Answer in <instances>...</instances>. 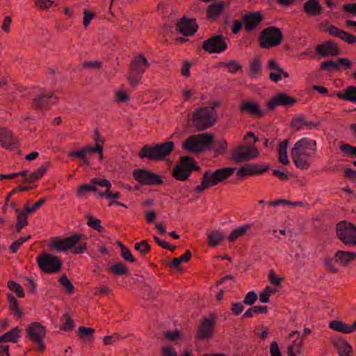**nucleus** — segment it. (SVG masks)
Masks as SVG:
<instances>
[{
    "label": "nucleus",
    "mask_w": 356,
    "mask_h": 356,
    "mask_svg": "<svg viewBox=\"0 0 356 356\" xmlns=\"http://www.w3.org/2000/svg\"><path fill=\"white\" fill-rule=\"evenodd\" d=\"M317 152L316 140L302 138L295 143L291 154L294 165L300 170H307Z\"/></svg>",
    "instance_id": "1"
},
{
    "label": "nucleus",
    "mask_w": 356,
    "mask_h": 356,
    "mask_svg": "<svg viewBox=\"0 0 356 356\" xmlns=\"http://www.w3.org/2000/svg\"><path fill=\"white\" fill-rule=\"evenodd\" d=\"M236 170V168L234 167H227L218 169L212 172L206 171L203 174L201 184L196 187L195 191L197 193H202L205 188L223 182L232 176Z\"/></svg>",
    "instance_id": "2"
},
{
    "label": "nucleus",
    "mask_w": 356,
    "mask_h": 356,
    "mask_svg": "<svg viewBox=\"0 0 356 356\" xmlns=\"http://www.w3.org/2000/svg\"><path fill=\"white\" fill-rule=\"evenodd\" d=\"M81 239V235L76 234L61 239H53L49 242V245L57 252H67L73 249L74 254H81L85 252L86 244L85 243L79 244Z\"/></svg>",
    "instance_id": "3"
},
{
    "label": "nucleus",
    "mask_w": 356,
    "mask_h": 356,
    "mask_svg": "<svg viewBox=\"0 0 356 356\" xmlns=\"http://www.w3.org/2000/svg\"><path fill=\"white\" fill-rule=\"evenodd\" d=\"M213 138V135L209 133L193 135L182 143V148L186 152L194 154L202 152L209 148Z\"/></svg>",
    "instance_id": "4"
},
{
    "label": "nucleus",
    "mask_w": 356,
    "mask_h": 356,
    "mask_svg": "<svg viewBox=\"0 0 356 356\" xmlns=\"http://www.w3.org/2000/svg\"><path fill=\"white\" fill-rule=\"evenodd\" d=\"M216 111L213 107H202L193 113V124L199 131L211 127L216 120Z\"/></svg>",
    "instance_id": "5"
},
{
    "label": "nucleus",
    "mask_w": 356,
    "mask_h": 356,
    "mask_svg": "<svg viewBox=\"0 0 356 356\" xmlns=\"http://www.w3.org/2000/svg\"><path fill=\"white\" fill-rule=\"evenodd\" d=\"M174 147L175 145L171 141L156 144L153 147L145 146L140 150L139 156L155 161L163 160L172 152Z\"/></svg>",
    "instance_id": "6"
},
{
    "label": "nucleus",
    "mask_w": 356,
    "mask_h": 356,
    "mask_svg": "<svg viewBox=\"0 0 356 356\" xmlns=\"http://www.w3.org/2000/svg\"><path fill=\"white\" fill-rule=\"evenodd\" d=\"M36 261L39 268L45 273H55L61 269L60 259L49 253H43L38 256Z\"/></svg>",
    "instance_id": "7"
},
{
    "label": "nucleus",
    "mask_w": 356,
    "mask_h": 356,
    "mask_svg": "<svg viewBox=\"0 0 356 356\" xmlns=\"http://www.w3.org/2000/svg\"><path fill=\"white\" fill-rule=\"evenodd\" d=\"M337 234L339 240L346 245L356 246V226L348 221H342L337 225Z\"/></svg>",
    "instance_id": "8"
},
{
    "label": "nucleus",
    "mask_w": 356,
    "mask_h": 356,
    "mask_svg": "<svg viewBox=\"0 0 356 356\" xmlns=\"http://www.w3.org/2000/svg\"><path fill=\"white\" fill-rule=\"evenodd\" d=\"M282 40L283 35L280 29L268 27L261 32L260 46L264 49H269L280 44Z\"/></svg>",
    "instance_id": "9"
},
{
    "label": "nucleus",
    "mask_w": 356,
    "mask_h": 356,
    "mask_svg": "<svg viewBox=\"0 0 356 356\" xmlns=\"http://www.w3.org/2000/svg\"><path fill=\"white\" fill-rule=\"evenodd\" d=\"M149 66V63L145 57L142 55L136 56L131 62V70L128 76L131 84L136 85Z\"/></svg>",
    "instance_id": "10"
},
{
    "label": "nucleus",
    "mask_w": 356,
    "mask_h": 356,
    "mask_svg": "<svg viewBox=\"0 0 356 356\" xmlns=\"http://www.w3.org/2000/svg\"><path fill=\"white\" fill-rule=\"evenodd\" d=\"M195 168L196 163L193 158L183 156L175 168L172 175L177 180L186 181Z\"/></svg>",
    "instance_id": "11"
},
{
    "label": "nucleus",
    "mask_w": 356,
    "mask_h": 356,
    "mask_svg": "<svg viewBox=\"0 0 356 356\" xmlns=\"http://www.w3.org/2000/svg\"><path fill=\"white\" fill-rule=\"evenodd\" d=\"M288 339L291 341L287 346V356H301L304 354L305 341L301 333L298 330L291 332L288 335Z\"/></svg>",
    "instance_id": "12"
},
{
    "label": "nucleus",
    "mask_w": 356,
    "mask_h": 356,
    "mask_svg": "<svg viewBox=\"0 0 356 356\" xmlns=\"http://www.w3.org/2000/svg\"><path fill=\"white\" fill-rule=\"evenodd\" d=\"M26 331L30 340L37 343L38 349L42 351L44 349L43 339L46 335L44 327L38 323H33L28 326Z\"/></svg>",
    "instance_id": "13"
},
{
    "label": "nucleus",
    "mask_w": 356,
    "mask_h": 356,
    "mask_svg": "<svg viewBox=\"0 0 356 356\" xmlns=\"http://www.w3.org/2000/svg\"><path fill=\"white\" fill-rule=\"evenodd\" d=\"M202 48L210 54H219L227 49V44L223 36L217 35L205 40Z\"/></svg>",
    "instance_id": "14"
},
{
    "label": "nucleus",
    "mask_w": 356,
    "mask_h": 356,
    "mask_svg": "<svg viewBox=\"0 0 356 356\" xmlns=\"http://www.w3.org/2000/svg\"><path fill=\"white\" fill-rule=\"evenodd\" d=\"M259 155V150L254 146H239L233 150L232 159L235 162H241L257 158Z\"/></svg>",
    "instance_id": "15"
},
{
    "label": "nucleus",
    "mask_w": 356,
    "mask_h": 356,
    "mask_svg": "<svg viewBox=\"0 0 356 356\" xmlns=\"http://www.w3.org/2000/svg\"><path fill=\"white\" fill-rule=\"evenodd\" d=\"M133 177L143 185H159L163 183V180L159 175L144 169L135 170Z\"/></svg>",
    "instance_id": "16"
},
{
    "label": "nucleus",
    "mask_w": 356,
    "mask_h": 356,
    "mask_svg": "<svg viewBox=\"0 0 356 356\" xmlns=\"http://www.w3.org/2000/svg\"><path fill=\"white\" fill-rule=\"evenodd\" d=\"M238 108L241 113L251 117L259 118L264 115V111L258 102L253 99H247L242 102Z\"/></svg>",
    "instance_id": "17"
},
{
    "label": "nucleus",
    "mask_w": 356,
    "mask_h": 356,
    "mask_svg": "<svg viewBox=\"0 0 356 356\" xmlns=\"http://www.w3.org/2000/svg\"><path fill=\"white\" fill-rule=\"evenodd\" d=\"M269 168L268 164L261 163H248L240 168L237 172V176L239 177H245L248 176H254L261 175L266 172Z\"/></svg>",
    "instance_id": "18"
},
{
    "label": "nucleus",
    "mask_w": 356,
    "mask_h": 356,
    "mask_svg": "<svg viewBox=\"0 0 356 356\" xmlns=\"http://www.w3.org/2000/svg\"><path fill=\"white\" fill-rule=\"evenodd\" d=\"M331 342L339 356H353L351 344L341 337L332 336Z\"/></svg>",
    "instance_id": "19"
},
{
    "label": "nucleus",
    "mask_w": 356,
    "mask_h": 356,
    "mask_svg": "<svg viewBox=\"0 0 356 356\" xmlns=\"http://www.w3.org/2000/svg\"><path fill=\"white\" fill-rule=\"evenodd\" d=\"M215 319L214 317L204 318L200 323L197 337L201 340L211 338L214 332Z\"/></svg>",
    "instance_id": "20"
},
{
    "label": "nucleus",
    "mask_w": 356,
    "mask_h": 356,
    "mask_svg": "<svg viewBox=\"0 0 356 356\" xmlns=\"http://www.w3.org/2000/svg\"><path fill=\"white\" fill-rule=\"evenodd\" d=\"M267 69L270 71L269 79L273 82H278L282 78L289 77V74L284 71L275 59L268 61Z\"/></svg>",
    "instance_id": "21"
},
{
    "label": "nucleus",
    "mask_w": 356,
    "mask_h": 356,
    "mask_svg": "<svg viewBox=\"0 0 356 356\" xmlns=\"http://www.w3.org/2000/svg\"><path fill=\"white\" fill-rule=\"evenodd\" d=\"M0 145L5 149H13L18 147V142L10 130L0 128Z\"/></svg>",
    "instance_id": "22"
},
{
    "label": "nucleus",
    "mask_w": 356,
    "mask_h": 356,
    "mask_svg": "<svg viewBox=\"0 0 356 356\" xmlns=\"http://www.w3.org/2000/svg\"><path fill=\"white\" fill-rule=\"evenodd\" d=\"M316 53L322 57H328L339 55L341 51L335 42L327 41L316 47Z\"/></svg>",
    "instance_id": "23"
},
{
    "label": "nucleus",
    "mask_w": 356,
    "mask_h": 356,
    "mask_svg": "<svg viewBox=\"0 0 356 356\" xmlns=\"http://www.w3.org/2000/svg\"><path fill=\"white\" fill-rule=\"evenodd\" d=\"M178 31L185 36H191L198 29L195 19L182 18L177 24Z\"/></svg>",
    "instance_id": "24"
},
{
    "label": "nucleus",
    "mask_w": 356,
    "mask_h": 356,
    "mask_svg": "<svg viewBox=\"0 0 356 356\" xmlns=\"http://www.w3.org/2000/svg\"><path fill=\"white\" fill-rule=\"evenodd\" d=\"M296 99L284 93H280L273 97L267 104L269 108L273 109L278 106H291Z\"/></svg>",
    "instance_id": "25"
},
{
    "label": "nucleus",
    "mask_w": 356,
    "mask_h": 356,
    "mask_svg": "<svg viewBox=\"0 0 356 356\" xmlns=\"http://www.w3.org/2000/svg\"><path fill=\"white\" fill-rule=\"evenodd\" d=\"M355 260H356V253L353 252L338 250L334 254L335 262L343 267L348 266Z\"/></svg>",
    "instance_id": "26"
},
{
    "label": "nucleus",
    "mask_w": 356,
    "mask_h": 356,
    "mask_svg": "<svg viewBox=\"0 0 356 356\" xmlns=\"http://www.w3.org/2000/svg\"><path fill=\"white\" fill-rule=\"evenodd\" d=\"M327 31L330 35L339 38L348 44H354L356 42V36L342 31L334 26L330 25Z\"/></svg>",
    "instance_id": "27"
},
{
    "label": "nucleus",
    "mask_w": 356,
    "mask_h": 356,
    "mask_svg": "<svg viewBox=\"0 0 356 356\" xmlns=\"http://www.w3.org/2000/svg\"><path fill=\"white\" fill-rule=\"evenodd\" d=\"M262 15L259 12L245 15L243 17V24L246 31H250L257 26L262 19Z\"/></svg>",
    "instance_id": "28"
},
{
    "label": "nucleus",
    "mask_w": 356,
    "mask_h": 356,
    "mask_svg": "<svg viewBox=\"0 0 356 356\" xmlns=\"http://www.w3.org/2000/svg\"><path fill=\"white\" fill-rule=\"evenodd\" d=\"M303 10L310 16H316L321 14L322 7L318 0H307L303 5Z\"/></svg>",
    "instance_id": "29"
},
{
    "label": "nucleus",
    "mask_w": 356,
    "mask_h": 356,
    "mask_svg": "<svg viewBox=\"0 0 356 356\" xmlns=\"http://www.w3.org/2000/svg\"><path fill=\"white\" fill-rule=\"evenodd\" d=\"M288 145V140H284L279 143L277 149L279 161L280 163L285 165L289 163Z\"/></svg>",
    "instance_id": "30"
},
{
    "label": "nucleus",
    "mask_w": 356,
    "mask_h": 356,
    "mask_svg": "<svg viewBox=\"0 0 356 356\" xmlns=\"http://www.w3.org/2000/svg\"><path fill=\"white\" fill-rule=\"evenodd\" d=\"M225 6V3L222 1L209 5L207 10L208 17L216 20L223 12Z\"/></svg>",
    "instance_id": "31"
},
{
    "label": "nucleus",
    "mask_w": 356,
    "mask_h": 356,
    "mask_svg": "<svg viewBox=\"0 0 356 356\" xmlns=\"http://www.w3.org/2000/svg\"><path fill=\"white\" fill-rule=\"evenodd\" d=\"M337 96L341 99L356 103V87L348 86L343 90V92H338Z\"/></svg>",
    "instance_id": "32"
},
{
    "label": "nucleus",
    "mask_w": 356,
    "mask_h": 356,
    "mask_svg": "<svg viewBox=\"0 0 356 356\" xmlns=\"http://www.w3.org/2000/svg\"><path fill=\"white\" fill-rule=\"evenodd\" d=\"M251 227L252 225L250 224H245L234 229L229 235L227 240L229 242L236 241L238 238L243 236Z\"/></svg>",
    "instance_id": "33"
},
{
    "label": "nucleus",
    "mask_w": 356,
    "mask_h": 356,
    "mask_svg": "<svg viewBox=\"0 0 356 356\" xmlns=\"http://www.w3.org/2000/svg\"><path fill=\"white\" fill-rule=\"evenodd\" d=\"M49 163H45L42 166H40L38 170L33 172L26 176L24 179V181L26 182L31 183L40 179L45 174L49 168Z\"/></svg>",
    "instance_id": "34"
},
{
    "label": "nucleus",
    "mask_w": 356,
    "mask_h": 356,
    "mask_svg": "<svg viewBox=\"0 0 356 356\" xmlns=\"http://www.w3.org/2000/svg\"><path fill=\"white\" fill-rule=\"evenodd\" d=\"M20 332L21 330L17 327L13 328L10 331L0 336V342H17L20 338Z\"/></svg>",
    "instance_id": "35"
},
{
    "label": "nucleus",
    "mask_w": 356,
    "mask_h": 356,
    "mask_svg": "<svg viewBox=\"0 0 356 356\" xmlns=\"http://www.w3.org/2000/svg\"><path fill=\"white\" fill-rule=\"evenodd\" d=\"M262 70V64L258 57H255L251 61L249 67L248 74L251 78H257Z\"/></svg>",
    "instance_id": "36"
},
{
    "label": "nucleus",
    "mask_w": 356,
    "mask_h": 356,
    "mask_svg": "<svg viewBox=\"0 0 356 356\" xmlns=\"http://www.w3.org/2000/svg\"><path fill=\"white\" fill-rule=\"evenodd\" d=\"M225 235L222 231H212L208 234V243L210 246L215 247L225 239Z\"/></svg>",
    "instance_id": "37"
},
{
    "label": "nucleus",
    "mask_w": 356,
    "mask_h": 356,
    "mask_svg": "<svg viewBox=\"0 0 356 356\" xmlns=\"http://www.w3.org/2000/svg\"><path fill=\"white\" fill-rule=\"evenodd\" d=\"M93 149L88 146L77 151L71 152L68 154V156L73 158L81 159L83 160L84 163L88 165L90 162L89 160L86 158V155L93 152Z\"/></svg>",
    "instance_id": "38"
},
{
    "label": "nucleus",
    "mask_w": 356,
    "mask_h": 356,
    "mask_svg": "<svg viewBox=\"0 0 356 356\" xmlns=\"http://www.w3.org/2000/svg\"><path fill=\"white\" fill-rule=\"evenodd\" d=\"M53 99V95L50 93L40 94L36 96L33 99V103L35 106L39 108H43L47 106L51 99Z\"/></svg>",
    "instance_id": "39"
},
{
    "label": "nucleus",
    "mask_w": 356,
    "mask_h": 356,
    "mask_svg": "<svg viewBox=\"0 0 356 356\" xmlns=\"http://www.w3.org/2000/svg\"><path fill=\"white\" fill-rule=\"evenodd\" d=\"M328 326L334 331L343 334H350L349 325L341 321L334 320L330 321Z\"/></svg>",
    "instance_id": "40"
},
{
    "label": "nucleus",
    "mask_w": 356,
    "mask_h": 356,
    "mask_svg": "<svg viewBox=\"0 0 356 356\" xmlns=\"http://www.w3.org/2000/svg\"><path fill=\"white\" fill-rule=\"evenodd\" d=\"M17 214V230L19 232L23 227L27 225V214L26 210H22L19 209H15Z\"/></svg>",
    "instance_id": "41"
},
{
    "label": "nucleus",
    "mask_w": 356,
    "mask_h": 356,
    "mask_svg": "<svg viewBox=\"0 0 356 356\" xmlns=\"http://www.w3.org/2000/svg\"><path fill=\"white\" fill-rule=\"evenodd\" d=\"M94 140L95 142V147L89 146V147L95 149V150H93V152H97L99 154V161H102V159H103L102 144L104 143V138H102L100 136V135L97 131H95V132Z\"/></svg>",
    "instance_id": "42"
},
{
    "label": "nucleus",
    "mask_w": 356,
    "mask_h": 356,
    "mask_svg": "<svg viewBox=\"0 0 356 356\" xmlns=\"http://www.w3.org/2000/svg\"><path fill=\"white\" fill-rule=\"evenodd\" d=\"M115 101L118 103H125L130 100V95L127 90L120 88L115 90L114 93Z\"/></svg>",
    "instance_id": "43"
},
{
    "label": "nucleus",
    "mask_w": 356,
    "mask_h": 356,
    "mask_svg": "<svg viewBox=\"0 0 356 356\" xmlns=\"http://www.w3.org/2000/svg\"><path fill=\"white\" fill-rule=\"evenodd\" d=\"M276 293V290L270 286H266L265 289L259 294V301L261 303H268L269 298Z\"/></svg>",
    "instance_id": "44"
},
{
    "label": "nucleus",
    "mask_w": 356,
    "mask_h": 356,
    "mask_svg": "<svg viewBox=\"0 0 356 356\" xmlns=\"http://www.w3.org/2000/svg\"><path fill=\"white\" fill-rule=\"evenodd\" d=\"M222 67H226L231 74L236 73L242 68V65L237 60H232L229 61L222 62L220 63Z\"/></svg>",
    "instance_id": "45"
},
{
    "label": "nucleus",
    "mask_w": 356,
    "mask_h": 356,
    "mask_svg": "<svg viewBox=\"0 0 356 356\" xmlns=\"http://www.w3.org/2000/svg\"><path fill=\"white\" fill-rule=\"evenodd\" d=\"M191 257V253L189 250H187L183 255L178 258H175L173 259V261L171 262L170 265L171 266L178 268L179 267V265L181 263L183 262H187Z\"/></svg>",
    "instance_id": "46"
},
{
    "label": "nucleus",
    "mask_w": 356,
    "mask_h": 356,
    "mask_svg": "<svg viewBox=\"0 0 356 356\" xmlns=\"http://www.w3.org/2000/svg\"><path fill=\"white\" fill-rule=\"evenodd\" d=\"M111 270L116 275H126L129 273L128 268L122 263H117L112 265Z\"/></svg>",
    "instance_id": "47"
},
{
    "label": "nucleus",
    "mask_w": 356,
    "mask_h": 356,
    "mask_svg": "<svg viewBox=\"0 0 356 356\" xmlns=\"http://www.w3.org/2000/svg\"><path fill=\"white\" fill-rule=\"evenodd\" d=\"M135 250L140 252V254L145 255L148 253L151 249L150 245L147 241H143L140 243H136L134 245Z\"/></svg>",
    "instance_id": "48"
},
{
    "label": "nucleus",
    "mask_w": 356,
    "mask_h": 356,
    "mask_svg": "<svg viewBox=\"0 0 356 356\" xmlns=\"http://www.w3.org/2000/svg\"><path fill=\"white\" fill-rule=\"evenodd\" d=\"M8 287L10 289V290L15 292L18 297L23 298L24 296V290L21 285H19L18 283L14 281H9L8 282Z\"/></svg>",
    "instance_id": "49"
},
{
    "label": "nucleus",
    "mask_w": 356,
    "mask_h": 356,
    "mask_svg": "<svg viewBox=\"0 0 356 356\" xmlns=\"http://www.w3.org/2000/svg\"><path fill=\"white\" fill-rule=\"evenodd\" d=\"M87 225L99 232H102L104 230V227L101 225L100 220L92 216L88 217Z\"/></svg>",
    "instance_id": "50"
},
{
    "label": "nucleus",
    "mask_w": 356,
    "mask_h": 356,
    "mask_svg": "<svg viewBox=\"0 0 356 356\" xmlns=\"http://www.w3.org/2000/svg\"><path fill=\"white\" fill-rule=\"evenodd\" d=\"M8 300L12 311L19 317L22 316L18 306V302L12 294H8Z\"/></svg>",
    "instance_id": "51"
},
{
    "label": "nucleus",
    "mask_w": 356,
    "mask_h": 356,
    "mask_svg": "<svg viewBox=\"0 0 356 356\" xmlns=\"http://www.w3.org/2000/svg\"><path fill=\"white\" fill-rule=\"evenodd\" d=\"M83 25L84 28H88L91 21L95 17V14L88 10H84L83 13Z\"/></svg>",
    "instance_id": "52"
},
{
    "label": "nucleus",
    "mask_w": 356,
    "mask_h": 356,
    "mask_svg": "<svg viewBox=\"0 0 356 356\" xmlns=\"http://www.w3.org/2000/svg\"><path fill=\"white\" fill-rule=\"evenodd\" d=\"M45 198L40 199L36 203H35L32 207H30L29 204H26L24 207L26 213H33L36 212L45 202Z\"/></svg>",
    "instance_id": "53"
},
{
    "label": "nucleus",
    "mask_w": 356,
    "mask_h": 356,
    "mask_svg": "<svg viewBox=\"0 0 356 356\" xmlns=\"http://www.w3.org/2000/svg\"><path fill=\"white\" fill-rule=\"evenodd\" d=\"M60 284L65 289L67 293H72L74 291V286L65 275H63L60 278Z\"/></svg>",
    "instance_id": "54"
},
{
    "label": "nucleus",
    "mask_w": 356,
    "mask_h": 356,
    "mask_svg": "<svg viewBox=\"0 0 356 356\" xmlns=\"http://www.w3.org/2000/svg\"><path fill=\"white\" fill-rule=\"evenodd\" d=\"M61 321L63 324L60 328L63 330H70L74 326L72 319L69 316L68 314H65Z\"/></svg>",
    "instance_id": "55"
},
{
    "label": "nucleus",
    "mask_w": 356,
    "mask_h": 356,
    "mask_svg": "<svg viewBox=\"0 0 356 356\" xmlns=\"http://www.w3.org/2000/svg\"><path fill=\"white\" fill-rule=\"evenodd\" d=\"M339 67V64L336 63L335 62L332 60H327L325 62H322L321 63V68L323 70L327 71L329 72H331Z\"/></svg>",
    "instance_id": "56"
},
{
    "label": "nucleus",
    "mask_w": 356,
    "mask_h": 356,
    "mask_svg": "<svg viewBox=\"0 0 356 356\" xmlns=\"http://www.w3.org/2000/svg\"><path fill=\"white\" fill-rule=\"evenodd\" d=\"M257 298V294L254 291H250L246 294L243 302L246 305L251 306L256 302Z\"/></svg>",
    "instance_id": "57"
},
{
    "label": "nucleus",
    "mask_w": 356,
    "mask_h": 356,
    "mask_svg": "<svg viewBox=\"0 0 356 356\" xmlns=\"http://www.w3.org/2000/svg\"><path fill=\"white\" fill-rule=\"evenodd\" d=\"M92 183L95 185L105 187L107 190L111 188V184L110 181L106 179H99L95 177L92 179Z\"/></svg>",
    "instance_id": "58"
},
{
    "label": "nucleus",
    "mask_w": 356,
    "mask_h": 356,
    "mask_svg": "<svg viewBox=\"0 0 356 356\" xmlns=\"http://www.w3.org/2000/svg\"><path fill=\"white\" fill-rule=\"evenodd\" d=\"M227 147L228 144L227 140L225 139H220L218 141V145L215 149V152L218 154H222L226 152Z\"/></svg>",
    "instance_id": "59"
},
{
    "label": "nucleus",
    "mask_w": 356,
    "mask_h": 356,
    "mask_svg": "<svg viewBox=\"0 0 356 356\" xmlns=\"http://www.w3.org/2000/svg\"><path fill=\"white\" fill-rule=\"evenodd\" d=\"M342 152L349 156H356V147L349 145H343L340 147Z\"/></svg>",
    "instance_id": "60"
},
{
    "label": "nucleus",
    "mask_w": 356,
    "mask_h": 356,
    "mask_svg": "<svg viewBox=\"0 0 356 356\" xmlns=\"http://www.w3.org/2000/svg\"><path fill=\"white\" fill-rule=\"evenodd\" d=\"M30 238V236H27L26 237H22L19 240L15 241L13 243V244L10 246V250L13 252H16L19 248L26 241H28Z\"/></svg>",
    "instance_id": "61"
},
{
    "label": "nucleus",
    "mask_w": 356,
    "mask_h": 356,
    "mask_svg": "<svg viewBox=\"0 0 356 356\" xmlns=\"http://www.w3.org/2000/svg\"><path fill=\"white\" fill-rule=\"evenodd\" d=\"M111 293V289L106 285H101L95 288L94 294L95 296H103L106 294H109Z\"/></svg>",
    "instance_id": "62"
},
{
    "label": "nucleus",
    "mask_w": 356,
    "mask_h": 356,
    "mask_svg": "<svg viewBox=\"0 0 356 356\" xmlns=\"http://www.w3.org/2000/svg\"><path fill=\"white\" fill-rule=\"evenodd\" d=\"M343 10L345 13L356 17V3L344 4Z\"/></svg>",
    "instance_id": "63"
},
{
    "label": "nucleus",
    "mask_w": 356,
    "mask_h": 356,
    "mask_svg": "<svg viewBox=\"0 0 356 356\" xmlns=\"http://www.w3.org/2000/svg\"><path fill=\"white\" fill-rule=\"evenodd\" d=\"M270 356H282L279 346L276 341L271 343L270 346Z\"/></svg>",
    "instance_id": "64"
}]
</instances>
